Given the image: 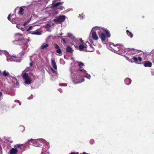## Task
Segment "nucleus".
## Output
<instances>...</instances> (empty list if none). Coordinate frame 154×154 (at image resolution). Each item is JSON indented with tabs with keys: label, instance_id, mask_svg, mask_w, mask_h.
Wrapping results in <instances>:
<instances>
[{
	"label": "nucleus",
	"instance_id": "f257e3e1",
	"mask_svg": "<svg viewBox=\"0 0 154 154\" xmlns=\"http://www.w3.org/2000/svg\"><path fill=\"white\" fill-rule=\"evenodd\" d=\"M70 71L71 73L72 78L73 81L75 84H78L83 82L84 79L83 78V76L81 74V72H82L84 73H85L86 71L84 69H80L79 70V72H78L77 75H75L73 72L74 71L72 69H70Z\"/></svg>",
	"mask_w": 154,
	"mask_h": 154
},
{
	"label": "nucleus",
	"instance_id": "f03ea898",
	"mask_svg": "<svg viewBox=\"0 0 154 154\" xmlns=\"http://www.w3.org/2000/svg\"><path fill=\"white\" fill-rule=\"evenodd\" d=\"M98 34L102 42L104 41L106 38H109L111 36L109 32L107 29L105 30L104 32L98 33Z\"/></svg>",
	"mask_w": 154,
	"mask_h": 154
},
{
	"label": "nucleus",
	"instance_id": "7ed1b4c3",
	"mask_svg": "<svg viewBox=\"0 0 154 154\" xmlns=\"http://www.w3.org/2000/svg\"><path fill=\"white\" fill-rule=\"evenodd\" d=\"M45 141L42 139H39L37 140H34L33 139H29L28 140V142L31 141L33 144L34 146L38 147H40L42 146V144L41 143H44Z\"/></svg>",
	"mask_w": 154,
	"mask_h": 154
},
{
	"label": "nucleus",
	"instance_id": "20e7f679",
	"mask_svg": "<svg viewBox=\"0 0 154 154\" xmlns=\"http://www.w3.org/2000/svg\"><path fill=\"white\" fill-rule=\"evenodd\" d=\"M109 46L110 48L116 51H119V49L120 48L123 49V48H124L123 45L122 44H117L115 45L114 44L112 43H110Z\"/></svg>",
	"mask_w": 154,
	"mask_h": 154
},
{
	"label": "nucleus",
	"instance_id": "39448f33",
	"mask_svg": "<svg viewBox=\"0 0 154 154\" xmlns=\"http://www.w3.org/2000/svg\"><path fill=\"white\" fill-rule=\"evenodd\" d=\"M66 16L65 15L60 16L53 20L54 22L57 24L60 23L64 21Z\"/></svg>",
	"mask_w": 154,
	"mask_h": 154
},
{
	"label": "nucleus",
	"instance_id": "423d86ee",
	"mask_svg": "<svg viewBox=\"0 0 154 154\" xmlns=\"http://www.w3.org/2000/svg\"><path fill=\"white\" fill-rule=\"evenodd\" d=\"M86 46L85 51L86 52H93L94 51V48L92 44H91L88 42H87Z\"/></svg>",
	"mask_w": 154,
	"mask_h": 154
},
{
	"label": "nucleus",
	"instance_id": "0eeeda50",
	"mask_svg": "<svg viewBox=\"0 0 154 154\" xmlns=\"http://www.w3.org/2000/svg\"><path fill=\"white\" fill-rule=\"evenodd\" d=\"M23 78L25 79V83L27 85L30 84L31 83V79L28 75L27 73H24L23 76Z\"/></svg>",
	"mask_w": 154,
	"mask_h": 154
},
{
	"label": "nucleus",
	"instance_id": "6e6552de",
	"mask_svg": "<svg viewBox=\"0 0 154 154\" xmlns=\"http://www.w3.org/2000/svg\"><path fill=\"white\" fill-rule=\"evenodd\" d=\"M132 59L135 62L138 64H140V62L142 60V58L140 57H137L135 56H134Z\"/></svg>",
	"mask_w": 154,
	"mask_h": 154
},
{
	"label": "nucleus",
	"instance_id": "1a4fd4ad",
	"mask_svg": "<svg viewBox=\"0 0 154 154\" xmlns=\"http://www.w3.org/2000/svg\"><path fill=\"white\" fill-rule=\"evenodd\" d=\"M15 41L17 42V43L19 45H23L26 43L25 40L23 38L18 39L17 41L16 40Z\"/></svg>",
	"mask_w": 154,
	"mask_h": 154
},
{
	"label": "nucleus",
	"instance_id": "9d476101",
	"mask_svg": "<svg viewBox=\"0 0 154 154\" xmlns=\"http://www.w3.org/2000/svg\"><path fill=\"white\" fill-rule=\"evenodd\" d=\"M92 36L93 39L95 40L98 39V37L97 35L96 32L94 31H92L91 32Z\"/></svg>",
	"mask_w": 154,
	"mask_h": 154
},
{
	"label": "nucleus",
	"instance_id": "9b49d317",
	"mask_svg": "<svg viewBox=\"0 0 154 154\" xmlns=\"http://www.w3.org/2000/svg\"><path fill=\"white\" fill-rule=\"evenodd\" d=\"M54 47L55 49H57L56 52L57 53L60 54L62 53L60 48L59 46L57 45V44H54Z\"/></svg>",
	"mask_w": 154,
	"mask_h": 154
},
{
	"label": "nucleus",
	"instance_id": "f8f14e48",
	"mask_svg": "<svg viewBox=\"0 0 154 154\" xmlns=\"http://www.w3.org/2000/svg\"><path fill=\"white\" fill-rule=\"evenodd\" d=\"M87 42L86 43V44L84 45L83 44H81L79 45V50L80 51H85V49H86V44Z\"/></svg>",
	"mask_w": 154,
	"mask_h": 154
},
{
	"label": "nucleus",
	"instance_id": "ddd939ff",
	"mask_svg": "<svg viewBox=\"0 0 154 154\" xmlns=\"http://www.w3.org/2000/svg\"><path fill=\"white\" fill-rule=\"evenodd\" d=\"M152 63L149 61H144V66L145 67H150L152 66Z\"/></svg>",
	"mask_w": 154,
	"mask_h": 154
},
{
	"label": "nucleus",
	"instance_id": "4468645a",
	"mask_svg": "<svg viewBox=\"0 0 154 154\" xmlns=\"http://www.w3.org/2000/svg\"><path fill=\"white\" fill-rule=\"evenodd\" d=\"M18 152V150L15 148H12L9 152V154H16Z\"/></svg>",
	"mask_w": 154,
	"mask_h": 154
},
{
	"label": "nucleus",
	"instance_id": "2eb2a0df",
	"mask_svg": "<svg viewBox=\"0 0 154 154\" xmlns=\"http://www.w3.org/2000/svg\"><path fill=\"white\" fill-rule=\"evenodd\" d=\"M51 65L53 66L54 68L55 69L57 70V65L56 64V63L55 60L53 59H51Z\"/></svg>",
	"mask_w": 154,
	"mask_h": 154
},
{
	"label": "nucleus",
	"instance_id": "dca6fc26",
	"mask_svg": "<svg viewBox=\"0 0 154 154\" xmlns=\"http://www.w3.org/2000/svg\"><path fill=\"white\" fill-rule=\"evenodd\" d=\"M66 51L68 52L72 53L73 52V50L69 45H68L66 48Z\"/></svg>",
	"mask_w": 154,
	"mask_h": 154
},
{
	"label": "nucleus",
	"instance_id": "f3484780",
	"mask_svg": "<svg viewBox=\"0 0 154 154\" xmlns=\"http://www.w3.org/2000/svg\"><path fill=\"white\" fill-rule=\"evenodd\" d=\"M131 82V79L128 78L125 79V82L126 84L129 85L130 84Z\"/></svg>",
	"mask_w": 154,
	"mask_h": 154
},
{
	"label": "nucleus",
	"instance_id": "a211bd4d",
	"mask_svg": "<svg viewBox=\"0 0 154 154\" xmlns=\"http://www.w3.org/2000/svg\"><path fill=\"white\" fill-rule=\"evenodd\" d=\"M49 47V45L48 44L43 43L42 44L41 49L42 50H44V49H47Z\"/></svg>",
	"mask_w": 154,
	"mask_h": 154
},
{
	"label": "nucleus",
	"instance_id": "6ab92c4d",
	"mask_svg": "<svg viewBox=\"0 0 154 154\" xmlns=\"http://www.w3.org/2000/svg\"><path fill=\"white\" fill-rule=\"evenodd\" d=\"M62 4L61 2H59L52 4V7L53 8H55Z\"/></svg>",
	"mask_w": 154,
	"mask_h": 154
},
{
	"label": "nucleus",
	"instance_id": "aec40b11",
	"mask_svg": "<svg viewBox=\"0 0 154 154\" xmlns=\"http://www.w3.org/2000/svg\"><path fill=\"white\" fill-rule=\"evenodd\" d=\"M24 9L22 7L20 8V9L18 12V14L21 15H22L23 14Z\"/></svg>",
	"mask_w": 154,
	"mask_h": 154
},
{
	"label": "nucleus",
	"instance_id": "412c9836",
	"mask_svg": "<svg viewBox=\"0 0 154 154\" xmlns=\"http://www.w3.org/2000/svg\"><path fill=\"white\" fill-rule=\"evenodd\" d=\"M23 146L22 144H17L14 146V147L15 149H17L18 148H20V149H22V147Z\"/></svg>",
	"mask_w": 154,
	"mask_h": 154
},
{
	"label": "nucleus",
	"instance_id": "4be33fe9",
	"mask_svg": "<svg viewBox=\"0 0 154 154\" xmlns=\"http://www.w3.org/2000/svg\"><path fill=\"white\" fill-rule=\"evenodd\" d=\"M77 63H78V66L80 68H82V66H84V64L78 61Z\"/></svg>",
	"mask_w": 154,
	"mask_h": 154
},
{
	"label": "nucleus",
	"instance_id": "5701e85b",
	"mask_svg": "<svg viewBox=\"0 0 154 154\" xmlns=\"http://www.w3.org/2000/svg\"><path fill=\"white\" fill-rule=\"evenodd\" d=\"M126 33L127 35L129 36L131 38H132L133 37V35L130 32L129 30H126Z\"/></svg>",
	"mask_w": 154,
	"mask_h": 154
},
{
	"label": "nucleus",
	"instance_id": "b1692460",
	"mask_svg": "<svg viewBox=\"0 0 154 154\" xmlns=\"http://www.w3.org/2000/svg\"><path fill=\"white\" fill-rule=\"evenodd\" d=\"M3 76H6L9 75V73L8 72H6V71L4 70L2 73Z\"/></svg>",
	"mask_w": 154,
	"mask_h": 154
},
{
	"label": "nucleus",
	"instance_id": "393cba45",
	"mask_svg": "<svg viewBox=\"0 0 154 154\" xmlns=\"http://www.w3.org/2000/svg\"><path fill=\"white\" fill-rule=\"evenodd\" d=\"M41 33L38 31H37L32 33V35H41Z\"/></svg>",
	"mask_w": 154,
	"mask_h": 154
},
{
	"label": "nucleus",
	"instance_id": "a878e982",
	"mask_svg": "<svg viewBox=\"0 0 154 154\" xmlns=\"http://www.w3.org/2000/svg\"><path fill=\"white\" fill-rule=\"evenodd\" d=\"M32 26H30L28 29H27V31H29L31 30L32 29Z\"/></svg>",
	"mask_w": 154,
	"mask_h": 154
},
{
	"label": "nucleus",
	"instance_id": "bb28decb",
	"mask_svg": "<svg viewBox=\"0 0 154 154\" xmlns=\"http://www.w3.org/2000/svg\"><path fill=\"white\" fill-rule=\"evenodd\" d=\"M62 40L63 41L64 43H66L67 42L66 41V38H62Z\"/></svg>",
	"mask_w": 154,
	"mask_h": 154
},
{
	"label": "nucleus",
	"instance_id": "cd10ccee",
	"mask_svg": "<svg viewBox=\"0 0 154 154\" xmlns=\"http://www.w3.org/2000/svg\"><path fill=\"white\" fill-rule=\"evenodd\" d=\"M64 8V7L63 6H61L59 8H58V9H59L61 10H63Z\"/></svg>",
	"mask_w": 154,
	"mask_h": 154
},
{
	"label": "nucleus",
	"instance_id": "c85d7f7f",
	"mask_svg": "<svg viewBox=\"0 0 154 154\" xmlns=\"http://www.w3.org/2000/svg\"><path fill=\"white\" fill-rule=\"evenodd\" d=\"M10 16H11V14H9L8 16V19L9 20H10L11 18H10Z\"/></svg>",
	"mask_w": 154,
	"mask_h": 154
},
{
	"label": "nucleus",
	"instance_id": "c756f323",
	"mask_svg": "<svg viewBox=\"0 0 154 154\" xmlns=\"http://www.w3.org/2000/svg\"><path fill=\"white\" fill-rule=\"evenodd\" d=\"M79 41L81 43L83 44L84 43L83 41L82 40V38H81L80 39Z\"/></svg>",
	"mask_w": 154,
	"mask_h": 154
},
{
	"label": "nucleus",
	"instance_id": "7c9ffc66",
	"mask_svg": "<svg viewBox=\"0 0 154 154\" xmlns=\"http://www.w3.org/2000/svg\"><path fill=\"white\" fill-rule=\"evenodd\" d=\"M32 65H33V62L32 61V62L30 63V67L32 66Z\"/></svg>",
	"mask_w": 154,
	"mask_h": 154
},
{
	"label": "nucleus",
	"instance_id": "2f4dec72",
	"mask_svg": "<svg viewBox=\"0 0 154 154\" xmlns=\"http://www.w3.org/2000/svg\"><path fill=\"white\" fill-rule=\"evenodd\" d=\"M78 152H72L71 153V154H78Z\"/></svg>",
	"mask_w": 154,
	"mask_h": 154
},
{
	"label": "nucleus",
	"instance_id": "473e14b6",
	"mask_svg": "<svg viewBox=\"0 0 154 154\" xmlns=\"http://www.w3.org/2000/svg\"><path fill=\"white\" fill-rule=\"evenodd\" d=\"M68 36L69 37H71V36L72 35L71 34H70V33H68Z\"/></svg>",
	"mask_w": 154,
	"mask_h": 154
},
{
	"label": "nucleus",
	"instance_id": "72a5a7b5",
	"mask_svg": "<svg viewBox=\"0 0 154 154\" xmlns=\"http://www.w3.org/2000/svg\"><path fill=\"white\" fill-rule=\"evenodd\" d=\"M82 154H89V153H87L86 152H83Z\"/></svg>",
	"mask_w": 154,
	"mask_h": 154
},
{
	"label": "nucleus",
	"instance_id": "f704fd0d",
	"mask_svg": "<svg viewBox=\"0 0 154 154\" xmlns=\"http://www.w3.org/2000/svg\"><path fill=\"white\" fill-rule=\"evenodd\" d=\"M17 101L19 103V105H21V103L20 101L18 100H17Z\"/></svg>",
	"mask_w": 154,
	"mask_h": 154
},
{
	"label": "nucleus",
	"instance_id": "c9c22d12",
	"mask_svg": "<svg viewBox=\"0 0 154 154\" xmlns=\"http://www.w3.org/2000/svg\"><path fill=\"white\" fill-rule=\"evenodd\" d=\"M19 35V34H16V35H15V36H18Z\"/></svg>",
	"mask_w": 154,
	"mask_h": 154
},
{
	"label": "nucleus",
	"instance_id": "e433bc0d",
	"mask_svg": "<svg viewBox=\"0 0 154 154\" xmlns=\"http://www.w3.org/2000/svg\"><path fill=\"white\" fill-rule=\"evenodd\" d=\"M52 71L54 72L55 71H54L52 68L51 69Z\"/></svg>",
	"mask_w": 154,
	"mask_h": 154
},
{
	"label": "nucleus",
	"instance_id": "4c0bfd02",
	"mask_svg": "<svg viewBox=\"0 0 154 154\" xmlns=\"http://www.w3.org/2000/svg\"><path fill=\"white\" fill-rule=\"evenodd\" d=\"M16 85H19V83L18 82H16Z\"/></svg>",
	"mask_w": 154,
	"mask_h": 154
},
{
	"label": "nucleus",
	"instance_id": "58836bf2",
	"mask_svg": "<svg viewBox=\"0 0 154 154\" xmlns=\"http://www.w3.org/2000/svg\"><path fill=\"white\" fill-rule=\"evenodd\" d=\"M49 148H47V150L45 151V152H46V151L48 149H49Z\"/></svg>",
	"mask_w": 154,
	"mask_h": 154
},
{
	"label": "nucleus",
	"instance_id": "ea45409f",
	"mask_svg": "<svg viewBox=\"0 0 154 154\" xmlns=\"http://www.w3.org/2000/svg\"><path fill=\"white\" fill-rule=\"evenodd\" d=\"M91 141H94V140H91Z\"/></svg>",
	"mask_w": 154,
	"mask_h": 154
},
{
	"label": "nucleus",
	"instance_id": "a19ab883",
	"mask_svg": "<svg viewBox=\"0 0 154 154\" xmlns=\"http://www.w3.org/2000/svg\"><path fill=\"white\" fill-rule=\"evenodd\" d=\"M44 148H43V149H42V150H43V151H44Z\"/></svg>",
	"mask_w": 154,
	"mask_h": 154
},
{
	"label": "nucleus",
	"instance_id": "79ce46f5",
	"mask_svg": "<svg viewBox=\"0 0 154 154\" xmlns=\"http://www.w3.org/2000/svg\"><path fill=\"white\" fill-rule=\"evenodd\" d=\"M20 36H23V35H20Z\"/></svg>",
	"mask_w": 154,
	"mask_h": 154
},
{
	"label": "nucleus",
	"instance_id": "37998d69",
	"mask_svg": "<svg viewBox=\"0 0 154 154\" xmlns=\"http://www.w3.org/2000/svg\"><path fill=\"white\" fill-rule=\"evenodd\" d=\"M42 153H43V152H42V153H41V154H42Z\"/></svg>",
	"mask_w": 154,
	"mask_h": 154
},
{
	"label": "nucleus",
	"instance_id": "c03bdc74",
	"mask_svg": "<svg viewBox=\"0 0 154 154\" xmlns=\"http://www.w3.org/2000/svg\"><path fill=\"white\" fill-rule=\"evenodd\" d=\"M79 16H80V14H79Z\"/></svg>",
	"mask_w": 154,
	"mask_h": 154
}]
</instances>
